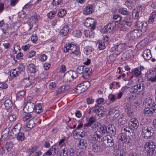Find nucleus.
<instances>
[{"label": "nucleus", "instance_id": "nucleus-1", "mask_svg": "<svg viewBox=\"0 0 156 156\" xmlns=\"http://www.w3.org/2000/svg\"><path fill=\"white\" fill-rule=\"evenodd\" d=\"M23 120L24 122L29 120V122L27 125V126L29 129H31L34 127L38 122V119L34 117L32 114H27L23 118Z\"/></svg>", "mask_w": 156, "mask_h": 156}, {"label": "nucleus", "instance_id": "nucleus-2", "mask_svg": "<svg viewBox=\"0 0 156 156\" xmlns=\"http://www.w3.org/2000/svg\"><path fill=\"white\" fill-rule=\"evenodd\" d=\"M70 51V55L72 56H78L80 54V49L74 44L70 43L66 44L64 48V51L68 52Z\"/></svg>", "mask_w": 156, "mask_h": 156}, {"label": "nucleus", "instance_id": "nucleus-3", "mask_svg": "<svg viewBox=\"0 0 156 156\" xmlns=\"http://www.w3.org/2000/svg\"><path fill=\"white\" fill-rule=\"evenodd\" d=\"M133 22V20L130 17L123 20V21L120 23V25H121L120 30L123 31H126L131 27Z\"/></svg>", "mask_w": 156, "mask_h": 156}, {"label": "nucleus", "instance_id": "nucleus-4", "mask_svg": "<svg viewBox=\"0 0 156 156\" xmlns=\"http://www.w3.org/2000/svg\"><path fill=\"white\" fill-rule=\"evenodd\" d=\"M78 74L75 71L70 70L64 75V79L66 82H70L78 76Z\"/></svg>", "mask_w": 156, "mask_h": 156}, {"label": "nucleus", "instance_id": "nucleus-5", "mask_svg": "<svg viewBox=\"0 0 156 156\" xmlns=\"http://www.w3.org/2000/svg\"><path fill=\"white\" fill-rule=\"evenodd\" d=\"M25 66L23 64H20L19 66L15 69L11 70L10 72V76L12 77H16L20 73L25 70Z\"/></svg>", "mask_w": 156, "mask_h": 156}, {"label": "nucleus", "instance_id": "nucleus-6", "mask_svg": "<svg viewBox=\"0 0 156 156\" xmlns=\"http://www.w3.org/2000/svg\"><path fill=\"white\" fill-rule=\"evenodd\" d=\"M141 34V31L137 29L134 30L128 33L126 37L129 40H133L137 39Z\"/></svg>", "mask_w": 156, "mask_h": 156}, {"label": "nucleus", "instance_id": "nucleus-7", "mask_svg": "<svg viewBox=\"0 0 156 156\" xmlns=\"http://www.w3.org/2000/svg\"><path fill=\"white\" fill-rule=\"evenodd\" d=\"M34 101H28L23 108V111L25 113L30 114L34 111Z\"/></svg>", "mask_w": 156, "mask_h": 156}, {"label": "nucleus", "instance_id": "nucleus-8", "mask_svg": "<svg viewBox=\"0 0 156 156\" xmlns=\"http://www.w3.org/2000/svg\"><path fill=\"white\" fill-rule=\"evenodd\" d=\"M35 81V78L34 76H30L27 78L24 79L21 82V84L24 87H29L31 84Z\"/></svg>", "mask_w": 156, "mask_h": 156}, {"label": "nucleus", "instance_id": "nucleus-9", "mask_svg": "<svg viewBox=\"0 0 156 156\" xmlns=\"http://www.w3.org/2000/svg\"><path fill=\"white\" fill-rule=\"evenodd\" d=\"M155 148V145L153 142H147L144 145L145 150L149 154H152Z\"/></svg>", "mask_w": 156, "mask_h": 156}, {"label": "nucleus", "instance_id": "nucleus-10", "mask_svg": "<svg viewBox=\"0 0 156 156\" xmlns=\"http://www.w3.org/2000/svg\"><path fill=\"white\" fill-rule=\"evenodd\" d=\"M152 129L146 126L143 127L142 128V134L145 138L148 139L153 135V133L151 132Z\"/></svg>", "mask_w": 156, "mask_h": 156}, {"label": "nucleus", "instance_id": "nucleus-11", "mask_svg": "<svg viewBox=\"0 0 156 156\" xmlns=\"http://www.w3.org/2000/svg\"><path fill=\"white\" fill-rule=\"evenodd\" d=\"M102 141L105 142L108 147H111L114 145V139L112 137L110 136H104L102 138Z\"/></svg>", "mask_w": 156, "mask_h": 156}, {"label": "nucleus", "instance_id": "nucleus-12", "mask_svg": "<svg viewBox=\"0 0 156 156\" xmlns=\"http://www.w3.org/2000/svg\"><path fill=\"white\" fill-rule=\"evenodd\" d=\"M147 24L144 21L141 22L138 20L137 21L136 26L140 29L139 31H141L142 32H144L147 29Z\"/></svg>", "mask_w": 156, "mask_h": 156}, {"label": "nucleus", "instance_id": "nucleus-13", "mask_svg": "<svg viewBox=\"0 0 156 156\" xmlns=\"http://www.w3.org/2000/svg\"><path fill=\"white\" fill-rule=\"evenodd\" d=\"M139 126V123L137 120L135 118L131 119L129 123L128 124V127L129 129L134 130L136 129Z\"/></svg>", "mask_w": 156, "mask_h": 156}, {"label": "nucleus", "instance_id": "nucleus-14", "mask_svg": "<svg viewBox=\"0 0 156 156\" xmlns=\"http://www.w3.org/2000/svg\"><path fill=\"white\" fill-rule=\"evenodd\" d=\"M144 66H140L139 68L137 67L132 69L131 70V73L133 75L131 78H132L133 76H138L141 74L142 70H144Z\"/></svg>", "mask_w": 156, "mask_h": 156}, {"label": "nucleus", "instance_id": "nucleus-15", "mask_svg": "<svg viewBox=\"0 0 156 156\" xmlns=\"http://www.w3.org/2000/svg\"><path fill=\"white\" fill-rule=\"evenodd\" d=\"M148 79L152 82H155L156 80V69L152 68L150 69L149 73Z\"/></svg>", "mask_w": 156, "mask_h": 156}, {"label": "nucleus", "instance_id": "nucleus-16", "mask_svg": "<svg viewBox=\"0 0 156 156\" xmlns=\"http://www.w3.org/2000/svg\"><path fill=\"white\" fill-rule=\"evenodd\" d=\"M92 112L96 113L98 115L99 113H101L102 112H105V110L103 106L98 105H96L92 108Z\"/></svg>", "mask_w": 156, "mask_h": 156}, {"label": "nucleus", "instance_id": "nucleus-17", "mask_svg": "<svg viewBox=\"0 0 156 156\" xmlns=\"http://www.w3.org/2000/svg\"><path fill=\"white\" fill-rule=\"evenodd\" d=\"M70 88V86L68 85L62 86L60 87L59 88H58L56 90V95L65 92L68 90Z\"/></svg>", "mask_w": 156, "mask_h": 156}, {"label": "nucleus", "instance_id": "nucleus-18", "mask_svg": "<svg viewBox=\"0 0 156 156\" xmlns=\"http://www.w3.org/2000/svg\"><path fill=\"white\" fill-rule=\"evenodd\" d=\"M133 56L132 51L129 50L126 51L122 55V58L124 60H128Z\"/></svg>", "mask_w": 156, "mask_h": 156}, {"label": "nucleus", "instance_id": "nucleus-19", "mask_svg": "<svg viewBox=\"0 0 156 156\" xmlns=\"http://www.w3.org/2000/svg\"><path fill=\"white\" fill-rule=\"evenodd\" d=\"M94 7L92 5L87 6L84 8L83 13L84 15H87L92 13L94 11Z\"/></svg>", "mask_w": 156, "mask_h": 156}, {"label": "nucleus", "instance_id": "nucleus-20", "mask_svg": "<svg viewBox=\"0 0 156 156\" xmlns=\"http://www.w3.org/2000/svg\"><path fill=\"white\" fill-rule=\"evenodd\" d=\"M143 105L145 107H147L148 106L153 107L154 108H155L154 106L156 105L153 102L152 100L149 98L145 99L144 102L143 103Z\"/></svg>", "mask_w": 156, "mask_h": 156}, {"label": "nucleus", "instance_id": "nucleus-21", "mask_svg": "<svg viewBox=\"0 0 156 156\" xmlns=\"http://www.w3.org/2000/svg\"><path fill=\"white\" fill-rule=\"evenodd\" d=\"M84 67L82 77L83 79H86L92 74V69L90 68H87L85 66Z\"/></svg>", "mask_w": 156, "mask_h": 156}, {"label": "nucleus", "instance_id": "nucleus-22", "mask_svg": "<svg viewBox=\"0 0 156 156\" xmlns=\"http://www.w3.org/2000/svg\"><path fill=\"white\" fill-rule=\"evenodd\" d=\"M143 57L144 60H149L152 57L151 51L149 49H146L143 52Z\"/></svg>", "mask_w": 156, "mask_h": 156}, {"label": "nucleus", "instance_id": "nucleus-23", "mask_svg": "<svg viewBox=\"0 0 156 156\" xmlns=\"http://www.w3.org/2000/svg\"><path fill=\"white\" fill-rule=\"evenodd\" d=\"M96 121V119L95 117H90L87 119V122L84 124V126L85 127L90 126Z\"/></svg>", "mask_w": 156, "mask_h": 156}, {"label": "nucleus", "instance_id": "nucleus-24", "mask_svg": "<svg viewBox=\"0 0 156 156\" xmlns=\"http://www.w3.org/2000/svg\"><path fill=\"white\" fill-rule=\"evenodd\" d=\"M90 147L92 151L95 152H99L100 150V146L97 144H90Z\"/></svg>", "mask_w": 156, "mask_h": 156}, {"label": "nucleus", "instance_id": "nucleus-25", "mask_svg": "<svg viewBox=\"0 0 156 156\" xmlns=\"http://www.w3.org/2000/svg\"><path fill=\"white\" fill-rule=\"evenodd\" d=\"M108 115H110L113 116L115 118L118 117L119 115V111L118 110L115 109L110 108L109 111Z\"/></svg>", "mask_w": 156, "mask_h": 156}, {"label": "nucleus", "instance_id": "nucleus-26", "mask_svg": "<svg viewBox=\"0 0 156 156\" xmlns=\"http://www.w3.org/2000/svg\"><path fill=\"white\" fill-rule=\"evenodd\" d=\"M127 120L125 116L123 115H121L117 119L118 123L119 125H123L127 122Z\"/></svg>", "mask_w": 156, "mask_h": 156}, {"label": "nucleus", "instance_id": "nucleus-27", "mask_svg": "<svg viewBox=\"0 0 156 156\" xmlns=\"http://www.w3.org/2000/svg\"><path fill=\"white\" fill-rule=\"evenodd\" d=\"M107 133H110L111 136L114 135L115 133L116 130L114 125H109L107 127Z\"/></svg>", "mask_w": 156, "mask_h": 156}, {"label": "nucleus", "instance_id": "nucleus-28", "mask_svg": "<svg viewBox=\"0 0 156 156\" xmlns=\"http://www.w3.org/2000/svg\"><path fill=\"white\" fill-rule=\"evenodd\" d=\"M140 7L139 8H136L133 11L132 13V17L135 19H138L139 17V13L140 12Z\"/></svg>", "mask_w": 156, "mask_h": 156}, {"label": "nucleus", "instance_id": "nucleus-29", "mask_svg": "<svg viewBox=\"0 0 156 156\" xmlns=\"http://www.w3.org/2000/svg\"><path fill=\"white\" fill-rule=\"evenodd\" d=\"M126 48V46L125 43H121L115 45V48L116 51L119 52H121L124 50Z\"/></svg>", "mask_w": 156, "mask_h": 156}, {"label": "nucleus", "instance_id": "nucleus-30", "mask_svg": "<svg viewBox=\"0 0 156 156\" xmlns=\"http://www.w3.org/2000/svg\"><path fill=\"white\" fill-rule=\"evenodd\" d=\"M69 27L67 25L64 26L60 32V35L62 36L66 35L69 31Z\"/></svg>", "mask_w": 156, "mask_h": 156}, {"label": "nucleus", "instance_id": "nucleus-31", "mask_svg": "<svg viewBox=\"0 0 156 156\" xmlns=\"http://www.w3.org/2000/svg\"><path fill=\"white\" fill-rule=\"evenodd\" d=\"M155 108H153L150 109L148 107L146 108L144 111L143 113L145 116H149L151 115L153 113V112L152 110L154 111L155 110Z\"/></svg>", "mask_w": 156, "mask_h": 156}, {"label": "nucleus", "instance_id": "nucleus-32", "mask_svg": "<svg viewBox=\"0 0 156 156\" xmlns=\"http://www.w3.org/2000/svg\"><path fill=\"white\" fill-rule=\"evenodd\" d=\"M34 108L36 112L38 114L43 112V108L41 104H37L36 105H35Z\"/></svg>", "mask_w": 156, "mask_h": 156}, {"label": "nucleus", "instance_id": "nucleus-33", "mask_svg": "<svg viewBox=\"0 0 156 156\" xmlns=\"http://www.w3.org/2000/svg\"><path fill=\"white\" fill-rule=\"evenodd\" d=\"M82 85L80 84L78 85L74 89V91L78 94L82 93L84 92L85 90H84Z\"/></svg>", "mask_w": 156, "mask_h": 156}, {"label": "nucleus", "instance_id": "nucleus-34", "mask_svg": "<svg viewBox=\"0 0 156 156\" xmlns=\"http://www.w3.org/2000/svg\"><path fill=\"white\" fill-rule=\"evenodd\" d=\"M141 88V86L140 84L135 85L130 89V92L131 93H136L137 92L138 90H140Z\"/></svg>", "mask_w": 156, "mask_h": 156}, {"label": "nucleus", "instance_id": "nucleus-35", "mask_svg": "<svg viewBox=\"0 0 156 156\" xmlns=\"http://www.w3.org/2000/svg\"><path fill=\"white\" fill-rule=\"evenodd\" d=\"M28 71L30 73H35L36 68L35 65L32 63L30 64L27 66Z\"/></svg>", "mask_w": 156, "mask_h": 156}, {"label": "nucleus", "instance_id": "nucleus-36", "mask_svg": "<svg viewBox=\"0 0 156 156\" xmlns=\"http://www.w3.org/2000/svg\"><path fill=\"white\" fill-rule=\"evenodd\" d=\"M118 139L119 142L121 141L122 142V143H124L127 140L126 135V134H122L121 133L118 136Z\"/></svg>", "mask_w": 156, "mask_h": 156}, {"label": "nucleus", "instance_id": "nucleus-37", "mask_svg": "<svg viewBox=\"0 0 156 156\" xmlns=\"http://www.w3.org/2000/svg\"><path fill=\"white\" fill-rule=\"evenodd\" d=\"M87 146V144L86 140L84 139H81L79 142L78 146L81 148L85 147Z\"/></svg>", "mask_w": 156, "mask_h": 156}, {"label": "nucleus", "instance_id": "nucleus-38", "mask_svg": "<svg viewBox=\"0 0 156 156\" xmlns=\"http://www.w3.org/2000/svg\"><path fill=\"white\" fill-rule=\"evenodd\" d=\"M136 4L135 0H127L125 2V5L129 8H131Z\"/></svg>", "mask_w": 156, "mask_h": 156}, {"label": "nucleus", "instance_id": "nucleus-39", "mask_svg": "<svg viewBox=\"0 0 156 156\" xmlns=\"http://www.w3.org/2000/svg\"><path fill=\"white\" fill-rule=\"evenodd\" d=\"M84 33L87 37H94V33L92 30H86L84 31Z\"/></svg>", "mask_w": 156, "mask_h": 156}, {"label": "nucleus", "instance_id": "nucleus-40", "mask_svg": "<svg viewBox=\"0 0 156 156\" xmlns=\"http://www.w3.org/2000/svg\"><path fill=\"white\" fill-rule=\"evenodd\" d=\"M9 130H10L9 128H7L4 130L2 132V138L3 139H5L8 137Z\"/></svg>", "mask_w": 156, "mask_h": 156}, {"label": "nucleus", "instance_id": "nucleus-41", "mask_svg": "<svg viewBox=\"0 0 156 156\" xmlns=\"http://www.w3.org/2000/svg\"><path fill=\"white\" fill-rule=\"evenodd\" d=\"M95 139L98 142H102V139H101L100 137L101 133L99 131H96L94 133Z\"/></svg>", "mask_w": 156, "mask_h": 156}, {"label": "nucleus", "instance_id": "nucleus-42", "mask_svg": "<svg viewBox=\"0 0 156 156\" xmlns=\"http://www.w3.org/2000/svg\"><path fill=\"white\" fill-rule=\"evenodd\" d=\"M4 104L5 108L7 110L9 109L13 105L12 102L9 99L6 100Z\"/></svg>", "mask_w": 156, "mask_h": 156}, {"label": "nucleus", "instance_id": "nucleus-43", "mask_svg": "<svg viewBox=\"0 0 156 156\" xmlns=\"http://www.w3.org/2000/svg\"><path fill=\"white\" fill-rule=\"evenodd\" d=\"M25 137L23 133L20 132L19 133L16 137V139L19 141H22L25 139Z\"/></svg>", "mask_w": 156, "mask_h": 156}, {"label": "nucleus", "instance_id": "nucleus-44", "mask_svg": "<svg viewBox=\"0 0 156 156\" xmlns=\"http://www.w3.org/2000/svg\"><path fill=\"white\" fill-rule=\"evenodd\" d=\"M52 155H55L58 153L59 149L56 148L55 145L52 146L50 149Z\"/></svg>", "mask_w": 156, "mask_h": 156}, {"label": "nucleus", "instance_id": "nucleus-45", "mask_svg": "<svg viewBox=\"0 0 156 156\" xmlns=\"http://www.w3.org/2000/svg\"><path fill=\"white\" fill-rule=\"evenodd\" d=\"M156 16V12H153L151 15L148 22L149 23L151 24L154 21V19Z\"/></svg>", "mask_w": 156, "mask_h": 156}, {"label": "nucleus", "instance_id": "nucleus-46", "mask_svg": "<svg viewBox=\"0 0 156 156\" xmlns=\"http://www.w3.org/2000/svg\"><path fill=\"white\" fill-rule=\"evenodd\" d=\"M25 94V91L21 90L18 92L16 94V98L19 99H21L24 97Z\"/></svg>", "mask_w": 156, "mask_h": 156}, {"label": "nucleus", "instance_id": "nucleus-47", "mask_svg": "<svg viewBox=\"0 0 156 156\" xmlns=\"http://www.w3.org/2000/svg\"><path fill=\"white\" fill-rule=\"evenodd\" d=\"M66 14V11L63 9H61L59 10L58 13V16L60 17H63Z\"/></svg>", "mask_w": 156, "mask_h": 156}, {"label": "nucleus", "instance_id": "nucleus-48", "mask_svg": "<svg viewBox=\"0 0 156 156\" xmlns=\"http://www.w3.org/2000/svg\"><path fill=\"white\" fill-rule=\"evenodd\" d=\"M89 27H90L92 30H93L95 28V21L94 19L91 18H89Z\"/></svg>", "mask_w": 156, "mask_h": 156}, {"label": "nucleus", "instance_id": "nucleus-49", "mask_svg": "<svg viewBox=\"0 0 156 156\" xmlns=\"http://www.w3.org/2000/svg\"><path fill=\"white\" fill-rule=\"evenodd\" d=\"M85 91L87 90L90 86V83L88 81H86L81 83Z\"/></svg>", "mask_w": 156, "mask_h": 156}, {"label": "nucleus", "instance_id": "nucleus-50", "mask_svg": "<svg viewBox=\"0 0 156 156\" xmlns=\"http://www.w3.org/2000/svg\"><path fill=\"white\" fill-rule=\"evenodd\" d=\"M116 26V24L115 21H112L111 23H109L107 25L108 29H109L111 31L113 30L114 28Z\"/></svg>", "mask_w": 156, "mask_h": 156}, {"label": "nucleus", "instance_id": "nucleus-51", "mask_svg": "<svg viewBox=\"0 0 156 156\" xmlns=\"http://www.w3.org/2000/svg\"><path fill=\"white\" fill-rule=\"evenodd\" d=\"M13 146V144L12 142H7L5 145V147L7 151H10Z\"/></svg>", "mask_w": 156, "mask_h": 156}, {"label": "nucleus", "instance_id": "nucleus-52", "mask_svg": "<svg viewBox=\"0 0 156 156\" xmlns=\"http://www.w3.org/2000/svg\"><path fill=\"white\" fill-rule=\"evenodd\" d=\"M118 12L119 13L121 14L126 15H129V12L127 10L124 9L123 8H120L119 9Z\"/></svg>", "mask_w": 156, "mask_h": 156}, {"label": "nucleus", "instance_id": "nucleus-53", "mask_svg": "<svg viewBox=\"0 0 156 156\" xmlns=\"http://www.w3.org/2000/svg\"><path fill=\"white\" fill-rule=\"evenodd\" d=\"M129 129L128 127H123L121 129V133H122V134H126V135L127 134L129 133L130 132V131L128 129Z\"/></svg>", "mask_w": 156, "mask_h": 156}, {"label": "nucleus", "instance_id": "nucleus-54", "mask_svg": "<svg viewBox=\"0 0 156 156\" xmlns=\"http://www.w3.org/2000/svg\"><path fill=\"white\" fill-rule=\"evenodd\" d=\"M129 129L128 127H123L121 129V133H122V134H126V135L127 134L129 133L130 132V131L128 129Z\"/></svg>", "mask_w": 156, "mask_h": 156}, {"label": "nucleus", "instance_id": "nucleus-55", "mask_svg": "<svg viewBox=\"0 0 156 156\" xmlns=\"http://www.w3.org/2000/svg\"><path fill=\"white\" fill-rule=\"evenodd\" d=\"M85 66H79L77 68V71L79 74L83 73Z\"/></svg>", "mask_w": 156, "mask_h": 156}, {"label": "nucleus", "instance_id": "nucleus-56", "mask_svg": "<svg viewBox=\"0 0 156 156\" xmlns=\"http://www.w3.org/2000/svg\"><path fill=\"white\" fill-rule=\"evenodd\" d=\"M116 96L112 94H110L108 96V98L109 101L112 102L114 101L116 99Z\"/></svg>", "mask_w": 156, "mask_h": 156}, {"label": "nucleus", "instance_id": "nucleus-57", "mask_svg": "<svg viewBox=\"0 0 156 156\" xmlns=\"http://www.w3.org/2000/svg\"><path fill=\"white\" fill-rule=\"evenodd\" d=\"M94 101V99L92 97H89L86 99V102L88 105L92 104Z\"/></svg>", "mask_w": 156, "mask_h": 156}, {"label": "nucleus", "instance_id": "nucleus-58", "mask_svg": "<svg viewBox=\"0 0 156 156\" xmlns=\"http://www.w3.org/2000/svg\"><path fill=\"white\" fill-rule=\"evenodd\" d=\"M74 35L76 37H79L82 35V32L80 30H76L73 32Z\"/></svg>", "mask_w": 156, "mask_h": 156}, {"label": "nucleus", "instance_id": "nucleus-59", "mask_svg": "<svg viewBox=\"0 0 156 156\" xmlns=\"http://www.w3.org/2000/svg\"><path fill=\"white\" fill-rule=\"evenodd\" d=\"M101 131L102 133L105 134L107 133V127L103 125L100 127Z\"/></svg>", "mask_w": 156, "mask_h": 156}, {"label": "nucleus", "instance_id": "nucleus-60", "mask_svg": "<svg viewBox=\"0 0 156 156\" xmlns=\"http://www.w3.org/2000/svg\"><path fill=\"white\" fill-rule=\"evenodd\" d=\"M98 44V48L100 50H102L105 48V46L104 42L99 41Z\"/></svg>", "mask_w": 156, "mask_h": 156}, {"label": "nucleus", "instance_id": "nucleus-61", "mask_svg": "<svg viewBox=\"0 0 156 156\" xmlns=\"http://www.w3.org/2000/svg\"><path fill=\"white\" fill-rule=\"evenodd\" d=\"M62 3V0H53L52 4L53 5L56 6Z\"/></svg>", "mask_w": 156, "mask_h": 156}, {"label": "nucleus", "instance_id": "nucleus-62", "mask_svg": "<svg viewBox=\"0 0 156 156\" xmlns=\"http://www.w3.org/2000/svg\"><path fill=\"white\" fill-rule=\"evenodd\" d=\"M68 150L66 148H63L61 152L60 155L63 156H68Z\"/></svg>", "mask_w": 156, "mask_h": 156}, {"label": "nucleus", "instance_id": "nucleus-63", "mask_svg": "<svg viewBox=\"0 0 156 156\" xmlns=\"http://www.w3.org/2000/svg\"><path fill=\"white\" fill-rule=\"evenodd\" d=\"M37 149V147L36 146H33L31 149L28 150V153L30 155L32 154L34 151Z\"/></svg>", "mask_w": 156, "mask_h": 156}, {"label": "nucleus", "instance_id": "nucleus-64", "mask_svg": "<svg viewBox=\"0 0 156 156\" xmlns=\"http://www.w3.org/2000/svg\"><path fill=\"white\" fill-rule=\"evenodd\" d=\"M36 54V52L33 50L29 52V54L27 55V57L29 58H30L34 56Z\"/></svg>", "mask_w": 156, "mask_h": 156}]
</instances>
